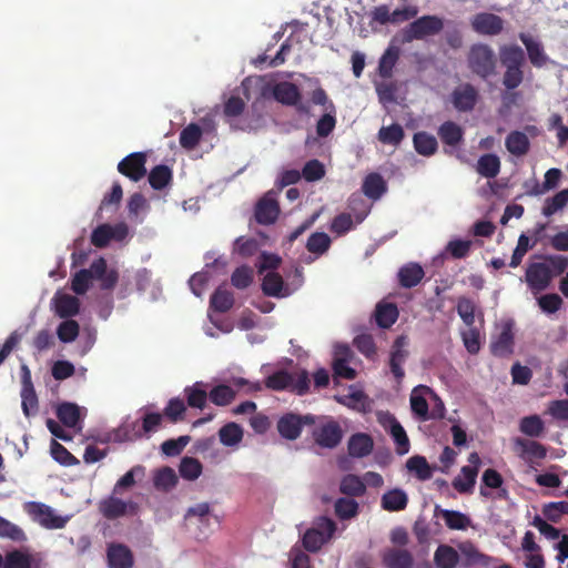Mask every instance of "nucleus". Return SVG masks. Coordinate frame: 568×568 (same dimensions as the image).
Listing matches in <instances>:
<instances>
[{
	"mask_svg": "<svg viewBox=\"0 0 568 568\" xmlns=\"http://www.w3.org/2000/svg\"><path fill=\"white\" fill-rule=\"evenodd\" d=\"M93 280L100 282V288L103 291L113 290L119 281V273L115 268H108L104 257L94 260L89 268L78 271L71 281V290L78 294H85Z\"/></svg>",
	"mask_w": 568,
	"mask_h": 568,
	"instance_id": "nucleus-1",
	"label": "nucleus"
},
{
	"mask_svg": "<svg viewBox=\"0 0 568 568\" xmlns=\"http://www.w3.org/2000/svg\"><path fill=\"white\" fill-rule=\"evenodd\" d=\"M468 68L473 73L487 79L495 73L496 57L493 49L485 43H475L467 54Z\"/></svg>",
	"mask_w": 568,
	"mask_h": 568,
	"instance_id": "nucleus-2",
	"label": "nucleus"
},
{
	"mask_svg": "<svg viewBox=\"0 0 568 568\" xmlns=\"http://www.w3.org/2000/svg\"><path fill=\"white\" fill-rule=\"evenodd\" d=\"M336 524L328 517H320L315 521V526L308 528L303 537V547L310 552L318 551L324 544H326L334 535Z\"/></svg>",
	"mask_w": 568,
	"mask_h": 568,
	"instance_id": "nucleus-3",
	"label": "nucleus"
},
{
	"mask_svg": "<svg viewBox=\"0 0 568 568\" xmlns=\"http://www.w3.org/2000/svg\"><path fill=\"white\" fill-rule=\"evenodd\" d=\"M444 28V21L437 16L426 14L410 22L403 31V42L423 40L438 34Z\"/></svg>",
	"mask_w": 568,
	"mask_h": 568,
	"instance_id": "nucleus-4",
	"label": "nucleus"
},
{
	"mask_svg": "<svg viewBox=\"0 0 568 568\" xmlns=\"http://www.w3.org/2000/svg\"><path fill=\"white\" fill-rule=\"evenodd\" d=\"M113 494L101 499L98 504L100 514L108 520H115L124 516H135L139 513V504L132 500H123Z\"/></svg>",
	"mask_w": 568,
	"mask_h": 568,
	"instance_id": "nucleus-5",
	"label": "nucleus"
},
{
	"mask_svg": "<svg viewBox=\"0 0 568 568\" xmlns=\"http://www.w3.org/2000/svg\"><path fill=\"white\" fill-rule=\"evenodd\" d=\"M24 510L32 520L47 529H61L69 520L68 517L57 515L50 506L39 501L27 503Z\"/></svg>",
	"mask_w": 568,
	"mask_h": 568,
	"instance_id": "nucleus-6",
	"label": "nucleus"
},
{
	"mask_svg": "<svg viewBox=\"0 0 568 568\" xmlns=\"http://www.w3.org/2000/svg\"><path fill=\"white\" fill-rule=\"evenodd\" d=\"M317 417L312 414L298 415L286 413L280 417L276 428L281 437L287 440H295L301 436L303 426L315 425Z\"/></svg>",
	"mask_w": 568,
	"mask_h": 568,
	"instance_id": "nucleus-7",
	"label": "nucleus"
},
{
	"mask_svg": "<svg viewBox=\"0 0 568 568\" xmlns=\"http://www.w3.org/2000/svg\"><path fill=\"white\" fill-rule=\"evenodd\" d=\"M317 419H322V422L312 432L315 444L322 448H335L343 438L341 425L336 420L325 419V417H317Z\"/></svg>",
	"mask_w": 568,
	"mask_h": 568,
	"instance_id": "nucleus-8",
	"label": "nucleus"
},
{
	"mask_svg": "<svg viewBox=\"0 0 568 568\" xmlns=\"http://www.w3.org/2000/svg\"><path fill=\"white\" fill-rule=\"evenodd\" d=\"M274 99L283 105L295 106L301 114H308L310 106L301 101L302 94L298 87L293 82H280L273 88Z\"/></svg>",
	"mask_w": 568,
	"mask_h": 568,
	"instance_id": "nucleus-9",
	"label": "nucleus"
},
{
	"mask_svg": "<svg viewBox=\"0 0 568 568\" xmlns=\"http://www.w3.org/2000/svg\"><path fill=\"white\" fill-rule=\"evenodd\" d=\"M554 278L550 265L542 262L530 263L526 268L525 280L534 294L547 290Z\"/></svg>",
	"mask_w": 568,
	"mask_h": 568,
	"instance_id": "nucleus-10",
	"label": "nucleus"
},
{
	"mask_svg": "<svg viewBox=\"0 0 568 568\" xmlns=\"http://www.w3.org/2000/svg\"><path fill=\"white\" fill-rule=\"evenodd\" d=\"M43 559L40 554L28 548H12L6 551L3 568H42Z\"/></svg>",
	"mask_w": 568,
	"mask_h": 568,
	"instance_id": "nucleus-11",
	"label": "nucleus"
},
{
	"mask_svg": "<svg viewBox=\"0 0 568 568\" xmlns=\"http://www.w3.org/2000/svg\"><path fill=\"white\" fill-rule=\"evenodd\" d=\"M280 213V204L273 191L265 193L255 204L254 216L256 222L261 225L275 223Z\"/></svg>",
	"mask_w": 568,
	"mask_h": 568,
	"instance_id": "nucleus-12",
	"label": "nucleus"
},
{
	"mask_svg": "<svg viewBox=\"0 0 568 568\" xmlns=\"http://www.w3.org/2000/svg\"><path fill=\"white\" fill-rule=\"evenodd\" d=\"M146 154L134 152L126 155L118 164V171L133 182H139L146 174Z\"/></svg>",
	"mask_w": 568,
	"mask_h": 568,
	"instance_id": "nucleus-13",
	"label": "nucleus"
},
{
	"mask_svg": "<svg viewBox=\"0 0 568 568\" xmlns=\"http://www.w3.org/2000/svg\"><path fill=\"white\" fill-rule=\"evenodd\" d=\"M470 24L475 32L483 36H497L504 29V20L489 12L476 13L471 18Z\"/></svg>",
	"mask_w": 568,
	"mask_h": 568,
	"instance_id": "nucleus-14",
	"label": "nucleus"
},
{
	"mask_svg": "<svg viewBox=\"0 0 568 568\" xmlns=\"http://www.w3.org/2000/svg\"><path fill=\"white\" fill-rule=\"evenodd\" d=\"M478 99V92L470 83L457 87L452 93V102L454 108L459 112L471 111Z\"/></svg>",
	"mask_w": 568,
	"mask_h": 568,
	"instance_id": "nucleus-15",
	"label": "nucleus"
},
{
	"mask_svg": "<svg viewBox=\"0 0 568 568\" xmlns=\"http://www.w3.org/2000/svg\"><path fill=\"white\" fill-rule=\"evenodd\" d=\"M514 344L513 324L505 323L500 333L493 338L490 352L497 357H508L514 353Z\"/></svg>",
	"mask_w": 568,
	"mask_h": 568,
	"instance_id": "nucleus-16",
	"label": "nucleus"
},
{
	"mask_svg": "<svg viewBox=\"0 0 568 568\" xmlns=\"http://www.w3.org/2000/svg\"><path fill=\"white\" fill-rule=\"evenodd\" d=\"M407 345V338L406 336H398L390 352V359H389V367L390 372L395 376V378L400 382L405 375V372L402 367L404 362L406 361L408 356V352L405 349V346Z\"/></svg>",
	"mask_w": 568,
	"mask_h": 568,
	"instance_id": "nucleus-17",
	"label": "nucleus"
},
{
	"mask_svg": "<svg viewBox=\"0 0 568 568\" xmlns=\"http://www.w3.org/2000/svg\"><path fill=\"white\" fill-rule=\"evenodd\" d=\"M106 558L110 568H132L134 564L132 551L123 544L109 545Z\"/></svg>",
	"mask_w": 568,
	"mask_h": 568,
	"instance_id": "nucleus-18",
	"label": "nucleus"
},
{
	"mask_svg": "<svg viewBox=\"0 0 568 568\" xmlns=\"http://www.w3.org/2000/svg\"><path fill=\"white\" fill-rule=\"evenodd\" d=\"M459 557L463 566L473 567V566H483L488 567L493 561V558L480 552L477 547L467 541L459 545Z\"/></svg>",
	"mask_w": 568,
	"mask_h": 568,
	"instance_id": "nucleus-19",
	"label": "nucleus"
},
{
	"mask_svg": "<svg viewBox=\"0 0 568 568\" xmlns=\"http://www.w3.org/2000/svg\"><path fill=\"white\" fill-rule=\"evenodd\" d=\"M385 568H413L414 558L410 551L400 548H390L383 555Z\"/></svg>",
	"mask_w": 568,
	"mask_h": 568,
	"instance_id": "nucleus-20",
	"label": "nucleus"
},
{
	"mask_svg": "<svg viewBox=\"0 0 568 568\" xmlns=\"http://www.w3.org/2000/svg\"><path fill=\"white\" fill-rule=\"evenodd\" d=\"M397 276L402 287L412 288L422 282L425 272L418 263L410 262L399 268Z\"/></svg>",
	"mask_w": 568,
	"mask_h": 568,
	"instance_id": "nucleus-21",
	"label": "nucleus"
},
{
	"mask_svg": "<svg viewBox=\"0 0 568 568\" xmlns=\"http://www.w3.org/2000/svg\"><path fill=\"white\" fill-rule=\"evenodd\" d=\"M388 432L396 445V453L398 455H405L409 452L410 444L406 430L395 416H388Z\"/></svg>",
	"mask_w": 568,
	"mask_h": 568,
	"instance_id": "nucleus-22",
	"label": "nucleus"
},
{
	"mask_svg": "<svg viewBox=\"0 0 568 568\" xmlns=\"http://www.w3.org/2000/svg\"><path fill=\"white\" fill-rule=\"evenodd\" d=\"M347 446L352 457L362 458L372 453L374 443L369 435L357 433L349 438Z\"/></svg>",
	"mask_w": 568,
	"mask_h": 568,
	"instance_id": "nucleus-23",
	"label": "nucleus"
},
{
	"mask_svg": "<svg viewBox=\"0 0 568 568\" xmlns=\"http://www.w3.org/2000/svg\"><path fill=\"white\" fill-rule=\"evenodd\" d=\"M477 476V468L463 466L460 475L454 478L452 485L459 494H470L474 490Z\"/></svg>",
	"mask_w": 568,
	"mask_h": 568,
	"instance_id": "nucleus-24",
	"label": "nucleus"
},
{
	"mask_svg": "<svg viewBox=\"0 0 568 568\" xmlns=\"http://www.w3.org/2000/svg\"><path fill=\"white\" fill-rule=\"evenodd\" d=\"M519 39L526 47L531 64L536 68L544 67L547 61V55L545 54L542 45L526 33H520Z\"/></svg>",
	"mask_w": 568,
	"mask_h": 568,
	"instance_id": "nucleus-25",
	"label": "nucleus"
},
{
	"mask_svg": "<svg viewBox=\"0 0 568 568\" xmlns=\"http://www.w3.org/2000/svg\"><path fill=\"white\" fill-rule=\"evenodd\" d=\"M430 392L427 386L415 387L410 394V408L416 418L420 422L429 420V407L426 398L419 390Z\"/></svg>",
	"mask_w": 568,
	"mask_h": 568,
	"instance_id": "nucleus-26",
	"label": "nucleus"
},
{
	"mask_svg": "<svg viewBox=\"0 0 568 568\" xmlns=\"http://www.w3.org/2000/svg\"><path fill=\"white\" fill-rule=\"evenodd\" d=\"M459 560V552L448 545H439L434 552V562L437 568H456Z\"/></svg>",
	"mask_w": 568,
	"mask_h": 568,
	"instance_id": "nucleus-27",
	"label": "nucleus"
},
{
	"mask_svg": "<svg viewBox=\"0 0 568 568\" xmlns=\"http://www.w3.org/2000/svg\"><path fill=\"white\" fill-rule=\"evenodd\" d=\"M501 64L508 68H521L525 64V52L516 44L504 45L499 50Z\"/></svg>",
	"mask_w": 568,
	"mask_h": 568,
	"instance_id": "nucleus-28",
	"label": "nucleus"
},
{
	"mask_svg": "<svg viewBox=\"0 0 568 568\" xmlns=\"http://www.w3.org/2000/svg\"><path fill=\"white\" fill-rule=\"evenodd\" d=\"M438 136L444 144L455 148L463 141L464 131L457 123L446 121L438 128Z\"/></svg>",
	"mask_w": 568,
	"mask_h": 568,
	"instance_id": "nucleus-29",
	"label": "nucleus"
},
{
	"mask_svg": "<svg viewBox=\"0 0 568 568\" xmlns=\"http://www.w3.org/2000/svg\"><path fill=\"white\" fill-rule=\"evenodd\" d=\"M505 145L510 154L523 156L528 153L530 142L524 132L511 131L506 138Z\"/></svg>",
	"mask_w": 568,
	"mask_h": 568,
	"instance_id": "nucleus-30",
	"label": "nucleus"
},
{
	"mask_svg": "<svg viewBox=\"0 0 568 568\" xmlns=\"http://www.w3.org/2000/svg\"><path fill=\"white\" fill-rule=\"evenodd\" d=\"M500 159L493 153H486L479 156L476 171L486 179H494L500 172Z\"/></svg>",
	"mask_w": 568,
	"mask_h": 568,
	"instance_id": "nucleus-31",
	"label": "nucleus"
},
{
	"mask_svg": "<svg viewBox=\"0 0 568 568\" xmlns=\"http://www.w3.org/2000/svg\"><path fill=\"white\" fill-rule=\"evenodd\" d=\"M55 313L61 318H69L80 311V301L72 295L63 294L54 297Z\"/></svg>",
	"mask_w": 568,
	"mask_h": 568,
	"instance_id": "nucleus-32",
	"label": "nucleus"
},
{
	"mask_svg": "<svg viewBox=\"0 0 568 568\" xmlns=\"http://www.w3.org/2000/svg\"><path fill=\"white\" fill-rule=\"evenodd\" d=\"M562 176V172L559 169L552 168L549 169L545 173V180L542 184L535 182L534 186L526 192L527 195L537 196L541 195L550 190H554L558 186L560 179Z\"/></svg>",
	"mask_w": 568,
	"mask_h": 568,
	"instance_id": "nucleus-33",
	"label": "nucleus"
},
{
	"mask_svg": "<svg viewBox=\"0 0 568 568\" xmlns=\"http://www.w3.org/2000/svg\"><path fill=\"white\" fill-rule=\"evenodd\" d=\"M408 497L406 493L399 488H394L385 493L382 497V507L387 511H400L406 508Z\"/></svg>",
	"mask_w": 568,
	"mask_h": 568,
	"instance_id": "nucleus-34",
	"label": "nucleus"
},
{
	"mask_svg": "<svg viewBox=\"0 0 568 568\" xmlns=\"http://www.w3.org/2000/svg\"><path fill=\"white\" fill-rule=\"evenodd\" d=\"M363 193L372 200H378L386 192V183L378 173H369L362 185Z\"/></svg>",
	"mask_w": 568,
	"mask_h": 568,
	"instance_id": "nucleus-35",
	"label": "nucleus"
},
{
	"mask_svg": "<svg viewBox=\"0 0 568 568\" xmlns=\"http://www.w3.org/2000/svg\"><path fill=\"white\" fill-rule=\"evenodd\" d=\"M415 151L424 156H430L436 153L438 143L434 135L420 131L416 132L413 136Z\"/></svg>",
	"mask_w": 568,
	"mask_h": 568,
	"instance_id": "nucleus-36",
	"label": "nucleus"
},
{
	"mask_svg": "<svg viewBox=\"0 0 568 568\" xmlns=\"http://www.w3.org/2000/svg\"><path fill=\"white\" fill-rule=\"evenodd\" d=\"M374 315L379 327L388 328L397 321L398 310L393 303H378Z\"/></svg>",
	"mask_w": 568,
	"mask_h": 568,
	"instance_id": "nucleus-37",
	"label": "nucleus"
},
{
	"mask_svg": "<svg viewBox=\"0 0 568 568\" xmlns=\"http://www.w3.org/2000/svg\"><path fill=\"white\" fill-rule=\"evenodd\" d=\"M204 384L202 382H196L192 386H187L184 388V394L186 396V403L192 408L203 409L205 407L209 393L204 388Z\"/></svg>",
	"mask_w": 568,
	"mask_h": 568,
	"instance_id": "nucleus-38",
	"label": "nucleus"
},
{
	"mask_svg": "<svg viewBox=\"0 0 568 568\" xmlns=\"http://www.w3.org/2000/svg\"><path fill=\"white\" fill-rule=\"evenodd\" d=\"M515 445L521 448V457L527 459H544L547 455L546 447L535 440L516 438Z\"/></svg>",
	"mask_w": 568,
	"mask_h": 568,
	"instance_id": "nucleus-39",
	"label": "nucleus"
},
{
	"mask_svg": "<svg viewBox=\"0 0 568 568\" xmlns=\"http://www.w3.org/2000/svg\"><path fill=\"white\" fill-rule=\"evenodd\" d=\"M178 484V476L173 468L164 466L155 470L153 485L158 490L169 491Z\"/></svg>",
	"mask_w": 568,
	"mask_h": 568,
	"instance_id": "nucleus-40",
	"label": "nucleus"
},
{
	"mask_svg": "<svg viewBox=\"0 0 568 568\" xmlns=\"http://www.w3.org/2000/svg\"><path fill=\"white\" fill-rule=\"evenodd\" d=\"M57 417L67 427H74L80 420V408L73 403H62L57 407Z\"/></svg>",
	"mask_w": 568,
	"mask_h": 568,
	"instance_id": "nucleus-41",
	"label": "nucleus"
},
{
	"mask_svg": "<svg viewBox=\"0 0 568 568\" xmlns=\"http://www.w3.org/2000/svg\"><path fill=\"white\" fill-rule=\"evenodd\" d=\"M339 491L346 496L359 497L365 494L366 486L359 476L348 474L343 477Z\"/></svg>",
	"mask_w": 568,
	"mask_h": 568,
	"instance_id": "nucleus-42",
	"label": "nucleus"
},
{
	"mask_svg": "<svg viewBox=\"0 0 568 568\" xmlns=\"http://www.w3.org/2000/svg\"><path fill=\"white\" fill-rule=\"evenodd\" d=\"M233 294L222 287H219L210 298V307L219 313H225L230 311L233 307Z\"/></svg>",
	"mask_w": 568,
	"mask_h": 568,
	"instance_id": "nucleus-43",
	"label": "nucleus"
},
{
	"mask_svg": "<svg viewBox=\"0 0 568 568\" xmlns=\"http://www.w3.org/2000/svg\"><path fill=\"white\" fill-rule=\"evenodd\" d=\"M284 288V281L276 272H268L265 274L262 282V291L266 296L282 297Z\"/></svg>",
	"mask_w": 568,
	"mask_h": 568,
	"instance_id": "nucleus-44",
	"label": "nucleus"
},
{
	"mask_svg": "<svg viewBox=\"0 0 568 568\" xmlns=\"http://www.w3.org/2000/svg\"><path fill=\"white\" fill-rule=\"evenodd\" d=\"M331 237L324 232H314L306 242V248L310 253L321 256L331 247Z\"/></svg>",
	"mask_w": 568,
	"mask_h": 568,
	"instance_id": "nucleus-45",
	"label": "nucleus"
},
{
	"mask_svg": "<svg viewBox=\"0 0 568 568\" xmlns=\"http://www.w3.org/2000/svg\"><path fill=\"white\" fill-rule=\"evenodd\" d=\"M404 138V129L398 123H394L388 126H382L378 131V140L384 144L397 146L400 144Z\"/></svg>",
	"mask_w": 568,
	"mask_h": 568,
	"instance_id": "nucleus-46",
	"label": "nucleus"
},
{
	"mask_svg": "<svg viewBox=\"0 0 568 568\" xmlns=\"http://www.w3.org/2000/svg\"><path fill=\"white\" fill-rule=\"evenodd\" d=\"M293 382V374L284 369H280L265 378L264 385L266 388L282 392L285 389L290 390V386Z\"/></svg>",
	"mask_w": 568,
	"mask_h": 568,
	"instance_id": "nucleus-47",
	"label": "nucleus"
},
{
	"mask_svg": "<svg viewBox=\"0 0 568 568\" xmlns=\"http://www.w3.org/2000/svg\"><path fill=\"white\" fill-rule=\"evenodd\" d=\"M171 181L172 171L166 165H156L149 173V183L154 190L164 189Z\"/></svg>",
	"mask_w": 568,
	"mask_h": 568,
	"instance_id": "nucleus-48",
	"label": "nucleus"
},
{
	"mask_svg": "<svg viewBox=\"0 0 568 568\" xmlns=\"http://www.w3.org/2000/svg\"><path fill=\"white\" fill-rule=\"evenodd\" d=\"M202 129L196 123H190L180 133V144L183 149L193 150L201 141Z\"/></svg>",
	"mask_w": 568,
	"mask_h": 568,
	"instance_id": "nucleus-49",
	"label": "nucleus"
},
{
	"mask_svg": "<svg viewBox=\"0 0 568 568\" xmlns=\"http://www.w3.org/2000/svg\"><path fill=\"white\" fill-rule=\"evenodd\" d=\"M220 442L225 446H235L243 438V429L236 423H227L219 430Z\"/></svg>",
	"mask_w": 568,
	"mask_h": 568,
	"instance_id": "nucleus-50",
	"label": "nucleus"
},
{
	"mask_svg": "<svg viewBox=\"0 0 568 568\" xmlns=\"http://www.w3.org/2000/svg\"><path fill=\"white\" fill-rule=\"evenodd\" d=\"M406 467L408 470L414 471L419 480H428L433 476L432 468L424 456L415 455L410 457L406 463Z\"/></svg>",
	"mask_w": 568,
	"mask_h": 568,
	"instance_id": "nucleus-51",
	"label": "nucleus"
},
{
	"mask_svg": "<svg viewBox=\"0 0 568 568\" xmlns=\"http://www.w3.org/2000/svg\"><path fill=\"white\" fill-rule=\"evenodd\" d=\"M0 538L16 542H24L28 538L24 530L18 525L0 516Z\"/></svg>",
	"mask_w": 568,
	"mask_h": 568,
	"instance_id": "nucleus-52",
	"label": "nucleus"
},
{
	"mask_svg": "<svg viewBox=\"0 0 568 568\" xmlns=\"http://www.w3.org/2000/svg\"><path fill=\"white\" fill-rule=\"evenodd\" d=\"M542 516L551 523H559L564 515H568V501H551L544 504L541 508Z\"/></svg>",
	"mask_w": 568,
	"mask_h": 568,
	"instance_id": "nucleus-53",
	"label": "nucleus"
},
{
	"mask_svg": "<svg viewBox=\"0 0 568 568\" xmlns=\"http://www.w3.org/2000/svg\"><path fill=\"white\" fill-rule=\"evenodd\" d=\"M519 430L530 437H539L545 430V424L538 415L523 417L519 423Z\"/></svg>",
	"mask_w": 568,
	"mask_h": 568,
	"instance_id": "nucleus-54",
	"label": "nucleus"
},
{
	"mask_svg": "<svg viewBox=\"0 0 568 568\" xmlns=\"http://www.w3.org/2000/svg\"><path fill=\"white\" fill-rule=\"evenodd\" d=\"M209 398L216 406H226L235 398V392L231 386L221 384L210 390Z\"/></svg>",
	"mask_w": 568,
	"mask_h": 568,
	"instance_id": "nucleus-55",
	"label": "nucleus"
},
{
	"mask_svg": "<svg viewBox=\"0 0 568 568\" xmlns=\"http://www.w3.org/2000/svg\"><path fill=\"white\" fill-rule=\"evenodd\" d=\"M202 464L194 457H183L180 463L179 471L182 478L195 480L202 474Z\"/></svg>",
	"mask_w": 568,
	"mask_h": 568,
	"instance_id": "nucleus-56",
	"label": "nucleus"
},
{
	"mask_svg": "<svg viewBox=\"0 0 568 568\" xmlns=\"http://www.w3.org/2000/svg\"><path fill=\"white\" fill-rule=\"evenodd\" d=\"M456 311L466 326H474L476 304L473 300L466 296L458 297Z\"/></svg>",
	"mask_w": 568,
	"mask_h": 568,
	"instance_id": "nucleus-57",
	"label": "nucleus"
},
{
	"mask_svg": "<svg viewBox=\"0 0 568 568\" xmlns=\"http://www.w3.org/2000/svg\"><path fill=\"white\" fill-rule=\"evenodd\" d=\"M568 204V189L561 190L554 196L546 199L542 206V214L547 217L554 215Z\"/></svg>",
	"mask_w": 568,
	"mask_h": 568,
	"instance_id": "nucleus-58",
	"label": "nucleus"
},
{
	"mask_svg": "<svg viewBox=\"0 0 568 568\" xmlns=\"http://www.w3.org/2000/svg\"><path fill=\"white\" fill-rule=\"evenodd\" d=\"M442 517L449 529L465 530L470 525V519L457 510H443Z\"/></svg>",
	"mask_w": 568,
	"mask_h": 568,
	"instance_id": "nucleus-59",
	"label": "nucleus"
},
{
	"mask_svg": "<svg viewBox=\"0 0 568 568\" xmlns=\"http://www.w3.org/2000/svg\"><path fill=\"white\" fill-rule=\"evenodd\" d=\"M335 514L341 519H349L356 516L358 504L352 498H338L334 505Z\"/></svg>",
	"mask_w": 568,
	"mask_h": 568,
	"instance_id": "nucleus-60",
	"label": "nucleus"
},
{
	"mask_svg": "<svg viewBox=\"0 0 568 568\" xmlns=\"http://www.w3.org/2000/svg\"><path fill=\"white\" fill-rule=\"evenodd\" d=\"M52 458L63 466H74L79 460L60 443L52 440L51 443Z\"/></svg>",
	"mask_w": 568,
	"mask_h": 568,
	"instance_id": "nucleus-61",
	"label": "nucleus"
},
{
	"mask_svg": "<svg viewBox=\"0 0 568 568\" xmlns=\"http://www.w3.org/2000/svg\"><path fill=\"white\" fill-rule=\"evenodd\" d=\"M80 326L74 320H65L63 321L57 329V335L59 339L63 343L73 342L79 335Z\"/></svg>",
	"mask_w": 568,
	"mask_h": 568,
	"instance_id": "nucleus-62",
	"label": "nucleus"
},
{
	"mask_svg": "<svg viewBox=\"0 0 568 568\" xmlns=\"http://www.w3.org/2000/svg\"><path fill=\"white\" fill-rule=\"evenodd\" d=\"M113 227L109 224H101L92 231L91 243L98 247H105L113 240Z\"/></svg>",
	"mask_w": 568,
	"mask_h": 568,
	"instance_id": "nucleus-63",
	"label": "nucleus"
},
{
	"mask_svg": "<svg viewBox=\"0 0 568 568\" xmlns=\"http://www.w3.org/2000/svg\"><path fill=\"white\" fill-rule=\"evenodd\" d=\"M398 50L393 48H389L384 52L378 64V71L383 78H388L392 75L393 68L398 60Z\"/></svg>",
	"mask_w": 568,
	"mask_h": 568,
	"instance_id": "nucleus-64",
	"label": "nucleus"
}]
</instances>
